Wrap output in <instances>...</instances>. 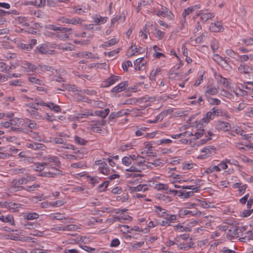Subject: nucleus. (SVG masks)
Returning <instances> with one entry per match:
<instances>
[{
	"mask_svg": "<svg viewBox=\"0 0 253 253\" xmlns=\"http://www.w3.org/2000/svg\"><path fill=\"white\" fill-rule=\"evenodd\" d=\"M35 103L32 104L31 106L27 110V111L36 119L42 120L45 118L42 116V113L39 111L40 109L37 107L36 105L46 107L56 113H59L61 111V109L59 105L51 102L46 103L39 98H35Z\"/></svg>",
	"mask_w": 253,
	"mask_h": 253,
	"instance_id": "1",
	"label": "nucleus"
},
{
	"mask_svg": "<svg viewBox=\"0 0 253 253\" xmlns=\"http://www.w3.org/2000/svg\"><path fill=\"white\" fill-rule=\"evenodd\" d=\"M214 117L211 112V111L207 112L206 115V116L203 117L202 119L199 123L197 124L196 126V128L197 129V131L195 132L194 134L191 133L189 134L188 136L193 135L196 137V139H198L203 135L204 132V129L202 128V126L204 125V123L207 124L211 120L213 119Z\"/></svg>",
	"mask_w": 253,
	"mask_h": 253,
	"instance_id": "2",
	"label": "nucleus"
},
{
	"mask_svg": "<svg viewBox=\"0 0 253 253\" xmlns=\"http://www.w3.org/2000/svg\"><path fill=\"white\" fill-rule=\"evenodd\" d=\"M128 157H129V158L132 162H133V161L134 160L138 161V162L136 163H133L132 165H131L128 169H126V170L127 171L131 172L141 171V169L140 167L142 165V163L145 162L144 158L139 156H136L135 155H130Z\"/></svg>",
	"mask_w": 253,
	"mask_h": 253,
	"instance_id": "3",
	"label": "nucleus"
},
{
	"mask_svg": "<svg viewBox=\"0 0 253 253\" xmlns=\"http://www.w3.org/2000/svg\"><path fill=\"white\" fill-rule=\"evenodd\" d=\"M44 163L46 166L49 165L50 163H53L55 167H60L61 162L59 158L54 155H47L43 157Z\"/></svg>",
	"mask_w": 253,
	"mask_h": 253,
	"instance_id": "4",
	"label": "nucleus"
},
{
	"mask_svg": "<svg viewBox=\"0 0 253 253\" xmlns=\"http://www.w3.org/2000/svg\"><path fill=\"white\" fill-rule=\"evenodd\" d=\"M53 171H42L39 174V176L45 177H54L57 175H62V171L57 169H53Z\"/></svg>",
	"mask_w": 253,
	"mask_h": 253,
	"instance_id": "5",
	"label": "nucleus"
},
{
	"mask_svg": "<svg viewBox=\"0 0 253 253\" xmlns=\"http://www.w3.org/2000/svg\"><path fill=\"white\" fill-rule=\"evenodd\" d=\"M121 80V77L118 76L111 75L105 82L102 84V86L103 87H108L115 83L119 82Z\"/></svg>",
	"mask_w": 253,
	"mask_h": 253,
	"instance_id": "6",
	"label": "nucleus"
},
{
	"mask_svg": "<svg viewBox=\"0 0 253 253\" xmlns=\"http://www.w3.org/2000/svg\"><path fill=\"white\" fill-rule=\"evenodd\" d=\"M59 21L62 23H66L72 25L81 24L83 20L81 18H68L65 17H62L58 20Z\"/></svg>",
	"mask_w": 253,
	"mask_h": 253,
	"instance_id": "7",
	"label": "nucleus"
},
{
	"mask_svg": "<svg viewBox=\"0 0 253 253\" xmlns=\"http://www.w3.org/2000/svg\"><path fill=\"white\" fill-rule=\"evenodd\" d=\"M168 192L170 193H173L174 195H177L182 198H188L194 195V192H186L184 190H169Z\"/></svg>",
	"mask_w": 253,
	"mask_h": 253,
	"instance_id": "8",
	"label": "nucleus"
},
{
	"mask_svg": "<svg viewBox=\"0 0 253 253\" xmlns=\"http://www.w3.org/2000/svg\"><path fill=\"white\" fill-rule=\"evenodd\" d=\"M201 212L198 210L190 211L186 209L180 210L179 211V215L181 217L184 216L191 215L193 216H200Z\"/></svg>",
	"mask_w": 253,
	"mask_h": 253,
	"instance_id": "9",
	"label": "nucleus"
},
{
	"mask_svg": "<svg viewBox=\"0 0 253 253\" xmlns=\"http://www.w3.org/2000/svg\"><path fill=\"white\" fill-rule=\"evenodd\" d=\"M22 67L24 69L25 72L28 73L35 71L36 73L42 74V72L40 71L39 67H35L34 65H33L29 62L24 63Z\"/></svg>",
	"mask_w": 253,
	"mask_h": 253,
	"instance_id": "10",
	"label": "nucleus"
},
{
	"mask_svg": "<svg viewBox=\"0 0 253 253\" xmlns=\"http://www.w3.org/2000/svg\"><path fill=\"white\" fill-rule=\"evenodd\" d=\"M25 187L23 186H21L19 181L18 179H13L11 183V185L9 188V190L10 192H16L17 191L24 190Z\"/></svg>",
	"mask_w": 253,
	"mask_h": 253,
	"instance_id": "11",
	"label": "nucleus"
},
{
	"mask_svg": "<svg viewBox=\"0 0 253 253\" xmlns=\"http://www.w3.org/2000/svg\"><path fill=\"white\" fill-rule=\"evenodd\" d=\"M197 15L200 16L202 22L206 23L209 19L214 17L215 14L212 12L205 13L201 11L197 14Z\"/></svg>",
	"mask_w": 253,
	"mask_h": 253,
	"instance_id": "12",
	"label": "nucleus"
},
{
	"mask_svg": "<svg viewBox=\"0 0 253 253\" xmlns=\"http://www.w3.org/2000/svg\"><path fill=\"white\" fill-rule=\"evenodd\" d=\"M238 70L240 73L249 74L253 72V67L251 65L241 64Z\"/></svg>",
	"mask_w": 253,
	"mask_h": 253,
	"instance_id": "13",
	"label": "nucleus"
},
{
	"mask_svg": "<svg viewBox=\"0 0 253 253\" xmlns=\"http://www.w3.org/2000/svg\"><path fill=\"white\" fill-rule=\"evenodd\" d=\"M50 217L52 219H56L59 220H65V221L63 222L64 223H67L70 222V219L69 218H66L64 214L60 213H51L49 215Z\"/></svg>",
	"mask_w": 253,
	"mask_h": 253,
	"instance_id": "14",
	"label": "nucleus"
},
{
	"mask_svg": "<svg viewBox=\"0 0 253 253\" xmlns=\"http://www.w3.org/2000/svg\"><path fill=\"white\" fill-rule=\"evenodd\" d=\"M223 29L222 23L220 21L211 23L210 26V30L212 32H219Z\"/></svg>",
	"mask_w": 253,
	"mask_h": 253,
	"instance_id": "15",
	"label": "nucleus"
},
{
	"mask_svg": "<svg viewBox=\"0 0 253 253\" xmlns=\"http://www.w3.org/2000/svg\"><path fill=\"white\" fill-rule=\"evenodd\" d=\"M218 88L213 86H208L205 91V96L208 98L210 95H214L218 93Z\"/></svg>",
	"mask_w": 253,
	"mask_h": 253,
	"instance_id": "16",
	"label": "nucleus"
},
{
	"mask_svg": "<svg viewBox=\"0 0 253 253\" xmlns=\"http://www.w3.org/2000/svg\"><path fill=\"white\" fill-rule=\"evenodd\" d=\"M146 61L144 60V58H140L137 59L134 62V64L135 66V70L142 71L145 69V65Z\"/></svg>",
	"mask_w": 253,
	"mask_h": 253,
	"instance_id": "17",
	"label": "nucleus"
},
{
	"mask_svg": "<svg viewBox=\"0 0 253 253\" xmlns=\"http://www.w3.org/2000/svg\"><path fill=\"white\" fill-rule=\"evenodd\" d=\"M216 128L219 130H221L223 131H228L231 128V126L229 123L223 122V121H218L216 124Z\"/></svg>",
	"mask_w": 253,
	"mask_h": 253,
	"instance_id": "18",
	"label": "nucleus"
},
{
	"mask_svg": "<svg viewBox=\"0 0 253 253\" xmlns=\"http://www.w3.org/2000/svg\"><path fill=\"white\" fill-rule=\"evenodd\" d=\"M25 175L26 176L18 179L21 185L26 184L30 181H34L36 179L35 176L30 175L29 173Z\"/></svg>",
	"mask_w": 253,
	"mask_h": 253,
	"instance_id": "19",
	"label": "nucleus"
},
{
	"mask_svg": "<svg viewBox=\"0 0 253 253\" xmlns=\"http://www.w3.org/2000/svg\"><path fill=\"white\" fill-rule=\"evenodd\" d=\"M130 218V216L127 215L126 217H119V216H114L112 218H110L107 219L106 222L109 224H113V223L119 221L120 222H123L125 220H128Z\"/></svg>",
	"mask_w": 253,
	"mask_h": 253,
	"instance_id": "20",
	"label": "nucleus"
},
{
	"mask_svg": "<svg viewBox=\"0 0 253 253\" xmlns=\"http://www.w3.org/2000/svg\"><path fill=\"white\" fill-rule=\"evenodd\" d=\"M0 220L3 222L9 223L12 225H15L14 218L12 214L2 215L0 216Z\"/></svg>",
	"mask_w": 253,
	"mask_h": 253,
	"instance_id": "21",
	"label": "nucleus"
},
{
	"mask_svg": "<svg viewBox=\"0 0 253 253\" xmlns=\"http://www.w3.org/2000/svg\"><path fill=\"white\" fill-rule=\"evenodd\" d=\"M89 116H92V111L84 110L82 113L78 114L75 118L76 120H80L81 119L87 118Z\"/></svg>",
	"mask_w": 253,
	"mask_h": 253,
	"instance_id": "22",
	"label": "nucleus"
},
{
	"mask_svg": "<svg viewBox=\"0 0 253 253\" xmlns=\"http://www.w3.org/2000/svg\"><path fill=\"white\" fill-rule=\"evenodd\" d=\"M110 112V110L108 108H106L103 110H97L94 113L92 112V116H97L101 117L102 119H104L108 115Z\"/></svg>",
	"mask_w": 253,
	"mask_h": 253,
	"instance_id": "23",
	"label": "nucleus"
},
{
	"mask_svg": "<svg viewBox=\"0 0 253 253\" xmlns=\"http://www.w3.org/2000/svg\"><path fill=\"white\" fill-rule=\"evenodd\" d=\"M154 187L156 190H157L158 191L165 190L166 191V193L167 194H170V193L168 192L169 190H174L173 189L169 188L168 184H163V183H159L156 184Z\"/></svg>",
	"mask_w": 253,
	"mask_h": 253,
	"instance_id": "24",
	"label": "nucleus"
},
{
	"mask_svg": "<svg viewBox=\"0 0 253 253\" xmlns=\"http://www.w3.org/2000/svg\"><path fill=\"white\" fill-rule=\"evenodd\" d=\"M190 240L189 242L180 243L179 244H176V245L180 250L187 251L190 249L193 245V243L191 241L192 239H190Z\"/></svg>",
	"mask_w": 253,
	"mask_h": 253,
	"instance_id": "25",
	"label": "nucleus"
},
{
	"mask_svg": "<svg viewBox=\"0 0 253 253\" xmlns=\"http://www.w3.org/2000/svg\"><path fill=\"white\" fill-rule=\"evenodd\" d=\"M62 88H55V89L57 90H61V91H65V90L67 89L69 91H72L73 92H75L76 91H77V87L76 85H73V84H63L62 85Z\"/></svg>",
	"mask_w": 253,
	"mask_h": 253,
	"instance_id": "26",
	"label": "nucleus"
},
{
	"mask_svg": "<svg viewBox=\"0 0 253 253\" xmlns=\"http://www.w3.org/2000/svg\"><path fill=\"white\" fill-rule=\"evenodd\" d=\"M11 171L13 174H22L27 175L28 173V171L25 168L21 167L13 168L11 169Z\"/></svg>",
	"mask_w": 253,
	"mask_h": 253,
	"instance_id": "27",
	"label": "nucleus"
},
{
	"mask_svg": "<svg viewBox=\"0 0 253 253\" xmlns=\"http://www.w3.org/2000/svg\"><path fill=\"white\" fill-rule=\"evenodd\" d=\"M26 147L31 148L33 150H43L44 145L41 143H27L26 144Z\"/></svg>",
	"mask_w": 253,
	"mask_h": 253,
	"instance_id": "28",
	"label": "nucleus"
},
{
	"mask_svg": "<svg viewBox=\"0 0 253 253\" xmlns=\"http://www.w3.org/2000/svg\"><path fill=\"white\" fill-rule=\"evenodd\" d=\"M215 148L211 146H208L202 149L201 151L202 153H204L205 158L211 156L212 153H214Z\"/></svg>",
	"mask_w": 253,
	"mask_h": 253,
	"instance_id": "29",
	"label": "nucleus"
},
{
	"mask_svg": "<svg viewBox=\"0 0 253 253\" xmlns=\"http://www.w3.org/2000/svg\"><path fill=\"white\" fill-rule=\"evenodd\" d=\"M226 54L231 58L235 59L236 61H239L238 53L231 48L227 49L225 50Z\"/></svg>",
	"mask_w": 253,
	"mask_h": 253,
	"instance_id": "30",
	"label": "nucleus"
},
{
	"mask_svg": "<svg viewBox=\"0 0 253 253\" xmlns=\"http://www.w3.org/2000/svg\"><path fill=\"white\" fill-rule=\"evenodd\" d=\"M148 189V188L146 185H142L140 184L135 187H129V190L131 193H133L136 191H145Z\"/></svg>",
	"mask_w": 253,
	"mask_h": 253,
	"instance_id": "31",
	"label": "nucleus"
},
{
	"mask_svg": "<svg viewBox=\"0 0 253 253\" xmlns=\"http://www.w3.org/2000/svg\"><path fill=\"white\" fill-rule=\"evenodd\" d=\"M35 51L41 54H47L48 53L47 46L44 44H40L35 49Z\"/></svg>",
	"mask_w": 253,
	"mask_h": 253,
	"instance_id": "32",
	"label": "nucleus"
},
{
	"mask_svg": "<svg viewBox=\"0 0 253 253\" xmlns=\"http://www.w3.org/2000/svg\"><path fill=\"white\" fill-rule=\"evenodd\" d=\"M174 230L176 232H189L190 228L188 227H184L181 224L175 225L173 226Z\"/></svg>",
	"mask_w": 253,
	"mask_h": 253,
	"instance_id": "33",
	"label": "nucleus"
},
{
	"mask_svg": "<svg viewBox=\"0 0 253 253\" xmlns=\"http://www.w3.org/2000/svg\"><path fill=\"white\" fill-rule=\"evenodd\" d=\"M165 7H162L161 10H157L156 8H154L153 11H148L149 14H156L159 17H164L165 15Z\"/></svg>",
	"mask_w": 253,
	"mask_h": 253,
	"instance_id": "34",
	"label": "nucleus"
},
{
	"mask_svg": "<svg viewBox=\"0 0 253 253\" xmlns=\"http://www.w3.org/2000/svg\"><path fill=\"white\" fill-rule=\"evenodd\" d=\"M217 80L225 87H226V88L230 87V85H229V83H228L227 79L226 78L222 77L221 75H217Z\"/></svg>",
	"mask_w": 253,
	"mask_h": 253,
	"instance_id": "35",
	"label": "nucleus"
},
{
	"mask_svg": "<svg viewBox=\"0 0 253 253\" xmlns=\"http://www.w3.org/2000/svg\"><path fill=\"white\" fill-rule=\"evenodd\" d=\"M17 23L21 24L23 26H29V24L28 22V18L23 16H19L16 19Z\"/></svg>",
	"mask_w": 253,
	"mask_h": 253,
	"instance_id": "36",
	"label": "nucleus"
},
{
	"mask_svg": "<svg viewBox=\"0 0 253 253\" xmlns=\"http://www.w3.org/2000/svg\"><path fill=\"white\" fill-rule=\"evenodd\" d=\"M24 217L27 220H33L38 219L39 215L36 212H27Z\"/></svg>",
	"mask_w": 253,
	"mask_h": 253,
	"instance_id": "37",
	"label": "nucleus"
},
{
	"mask_svg": "<svg viewBox=\"0 0 253 253\" xmlns=\"http://www.w3.org/2000/svg\"><path fill=\"white\" fill-rule=\"evenodd\" d=\"M55 36L62 41H66L69 38L67 34L62 33V31L57 32L55 33Z\"/></svg>",
	"mask_w": 253,
	"mask_h": 253,
	"instance_id": "38",
	"label": "nucleus"
},
{
	"mask_svg": "<svg viewBox=\"0 0 253 253\" xmlns=\"http://www.w3.org/2000/svg\"><path fill=\"white\" fill-rule=\"evenodd\" d=\"M161 70L160 68H157L155 69H153L150 75V80L152 81H155V77L157 75L161 73Z\"/></svg>",
	"mask_w": 253,
	"mask_h": 253,
	"instance_id": "39",
	"label": "nucleus"
},
{
	"mask_svg": "<svg viewBox=\"0 0 253 253\" xmlns=\"http://www.w3.org/2000/svg\"><path fill=\"white\" fill-rule=\"evenodd\" d=\"M219 47L218 41L215 39H213L211 42V47L212 52H215L219 48Z\"/></svg>",
	"mask_w": 253,
	"mask_h": 253,
	"instance_id": "40",
	"label": "nucleus"
},
{
	"mask_svg": "<svg viewBox=\"0 0 253 253\" xmlns=\"http://www.w3.org/2000/svg\"><path fill=\"white\" fill-rule=\"evenodd\" d=\"M164 218L169 221V223L171 225V223H174V221L176 220V215L175 214H170L168 213Z\"/></svg>",
	"mask_w": 253,
	"mask_h": 253,
	"instance_id": "41",
	"label": "nucleus"
},
{
	"mask_svg": "<svg viewBox=\"0 0 253 253\" xmlns=\"http://www.w3.org/2000/svg\"><path fill=\"white\" fill-rule=\"evenodd\" d=\"M15 100V97L13 96L5 97L0 101L2 103L5 105L6 106H8L10 104V102H12Z\"/></svg>",
	"mask_w": 253,
	"mask_h": 253,
	"instance_id": "42",
	"label": "nucleus"
},
{
	"mask_svg": "<svg viewBox=\"0 0 253 253\" xmlns=\"http://www.w3.org/2000/svg\"><path fill=\"white\" fill-rule=\"evenodd\" d=\"M74 141L77 144L80 145H85L87 142L86 140L78 136H75L74 137Z\"/></svg>",
	"mask_w": 253,
	"mask_h": 253,
	"instance_id": "43",
	"label": "nucleus"
},
{
	"mask_svg": "<svg viewBox=\"0 0 253 253\" xmlns=\"http://www.w3.org/2000/svg\"><path fill=\"white\" fill-rule=\"evenodd\" d=\"M11 67L5 63L2 62V60L0 59V71L6 72L9 71Z\"/></svg>",
	"mask_w": 253,
	"mask_h": 253,
	"instance_id": "44",
	"label": "nucleus"
},
{
	"mask_svg": "<svg viewBox=\"0 0 253 253\" xmlns=\"http://www.w3.org/2000/svg\"><path fill=\"white\" fill-rule=\"evenodd\" d=\"M64 204L65 202L63 200H60L55 202H49V206L53 207H59L63 205Z\"/></svg>",
	"mask_w": 253,
	"mask_h": 253,
	"instance_id": "45",
	"label": "nucleus"
},
{
	"mask_svg": "<svg viewBox=\"0 0 253 253\" xmlns=\"http://www.w3.org/2000/svg\"><path fill=\"white\" fill-rule=\"evenodd\" d=\"M165 15L164 17H167L169 20H173L174 15L166 7H165Z\"/></svg>",
	"mask_w": 253,
	"mask_h": 253,
	"instance_id": "46",
	"label": "nucleus"
},
{
	"mask_svg": "<svg viewBox=\"0 0 253 253\" xmlns=\"http://www.w3.org/2000/svg\"><path fill=\"white\" fill-rule=\"evenodd\" d=\"M45 166V164L44 162L36 163L34 166V169L36 171L42 172Z\"/></svg>",
	"mask_w": 253,
	"mask_h": 253,
	"instance_id": "47",
	"label": "nucleus"
},
{
	"mask_svg": "<svg viewBox=\"0 0 253 253\" xmlns=\"http://www.w3.org/2000/svg\"><path fill=\"white\" fill-rule=\"evenodd\" d=\"M194 10L193 7H188L187 9H185L182 12V15L184 18V22L185 21V17L186 16L189 15Z\"/></svg>",
	"mask_w": 253,
	"mask_h": 253,
	"instance_id": "48",
	"label": "nucleus"
},
{
	"mask_svg": "<svg viewBox=\"0 0 253 253\" xmlns=\"http://www.w3.org/2000/svg\"><path fill=\"white\" fill-rule=\"evenodd\" d=\"M38 67L40 68V71L42 73L45 71H52L54 69L52 66L48 65H39Z\"/></svg>",
	"mask_w": 253,
	"mask_h": 253,
	"instance_id": "49",
	"label": "nucleus"
},
{
	"mask_svg": "<svg viewBox=\"0 0 253 253\" xmlns=\"http://www.w3.org/2000/svg\"><path fill=\"white\" fill-rule=\"evenodd\" d=\"M107 18L106 17H96L94 19V22L96 24L99 25L105 23L107 21Z\"/></svg>",
	"mask_w": 253,
	"mask_h": 253,
	"instance_id": "50",
	"label": "nucleus"
},
{
	"mask_svg": "<svg viewBox=\"0 0 253 253\" xmlns=\"http://www.w3.org/2000/svg\"><path fill=\"white\" fill-rule=\"evenodd\" d=\"M132 145L131 143H126L125 144H123L120 146V149L121 151L124 152L132 149Z\"/></svg>",
	"mask_w": 253,
	"mask_h": 253,
	"instance_id": "51",
	"label": "nucleus"
},
{
	"mask_svg": "<svg viewBox=\"0 0 253 253\" xmlns=\"http://www.w3.org/2000/svg\"><path fill=\"white\" fill-rule=\"evenodd\" d=\"M247 234L248 236H245L240 239L241 241L245 242L246 239L247 240H250L253 239V230H250L248 231Z\"/></svg>",
	"mask_w": 253,
	"mask_h": 253,
	"instance_id": "52",
	"label": "nucleus"
},
{
	"mask_svg": "<svg viewBox=\"0 0 253 253\" xmlns=\"http://www.w3.org/2000/svg\"><path fill=\"white\" fill-rule=\"evenodd\" d=\"M28 80L32 83H35V84L41 85L42 84V81L41 80H40L35 77H29Z\"/></svg>",
	"mask_w": 253,
	"mask_h": 253,
	"instance_id": "53",
	"label": "nucleus"
},
{
	"mask_svg": "<svg viewBox=\"0 0 253 253\" xmlns=\"http://www.w3.org/2000/svg\"><path fill=\"white\" fill-rule=\"evenodd\" d=\"M182 189H190L192 190L191 191L194 192H197L199 190V187H196L194 185H187V186H182Z\"/></svg>",
	"mask_w": 253,
	"mask_h": 253,
	"instance_id": "54",
	"label": "nucleus"
},
{
	"mask_svg": "<svg viewBox=\"0 0 253 253\" xmlns=\"http://www.w3.org/2000/svg\"><path fill=\"white\" fill-rule=\"evenodd\" d=\"M122 163L125 166L128 167L130 166L132 162L131 161L129 157L125 156L122 159Z\"/></svg>",
	"mask_w": 253,
	"mask_h": 253,
	"instance_id": "55",
	"label": "nucleus"
},
{
	"mask_svg": "<svg viewBox=\"0 0 253 253\" xmlns=\"http://www.w3.org/2000/svg\"><path fill=\"white\" fill-rule=\"evenodd\" d=\"M103 209V211H106L108 213H115L116 214L120 213V211L118 209L112 208H104Z\"/></svg>",
	"mask_w": 253,
	"mask_h": 253,
	"instance_id": "56",
	"label": "nucleus"
},
{
	"mask_svg": "<svg viewBox=\"0 0 253 253\" xmlns=\"http://www.w3.org/2000/svg\"><path fill=\"white\" fill-rule=\"evenodd\" d=\"M158 198L160 200L164 201L166 202V203H169L171 201V199L170 197H169V196L164 195V194H160L158 197Z\"/></svg>",
	"mask_w": 253,
	"mask_h": 253,
	"instance_id": "57",
	"label": "nucleus"
},
{
	"mask_svg": "<svg viewBox=\"0 0 253 253\" xmlns=\"http://www.w3.org/2000/svg\"><path fill=\"white\" fill-rule=\"evenodd\" d=\"M132 64L130 61L127 60L122 63V68L123 70L125 72H127L128 71L127 68L130 66H132Z\"/></svg>",
	"mask_w": 253,
	"mask_h": 253,
	"instance_id": "58",
	"label": "nucleus"
},
{
	"mask_svg": "<svg viewBox=\"0 0 253 253\" xmlns=\"http://www.w3.org/2000/svg\"><path fill=\"white\" fill-rule=\"evenodd\" d=\"M37 223L34 222H28L24 224L25 228L27 229H31L32 228H34L35 227H37Z\"/></svg>",
	"mask_w": 253,
	"mask_h": 253,
	"instance_id": "59",
	"label": "nucleus"
},
{
	"mask_svg": "<svg viewBox=\"0 0 253 253\" xmlns=\"http://www.w3.org/2000/svg\"><path fill=\"white\" fill-rule=\"evenodd\" d=\"M168 112V111L162 112L159 115L156 116V118H155V121H156V123L159 121H161L163 120L164 116L167 115Z\"/></svg>",
	"mask_w": 253,
	"mask_h": 253,
	"instance_id": "60",
	"label": "nucleus"
},
{
	"mask_svg": "<svg viewBox=\"0 0 253 253\" xmlns=\"http://www.w3.org/2000/svg\"><path fill=\"white\" fill-rule=\"evenodd\" d=\"M108 185L109 181H105L104 182L102 183L101 184H100L98 186V188L100 191H104L106 190Z\"/></svg>",
	"mask_w": 253,
	"mask_h": 253,
	"instance_id": "61",
	"label": "nucleus"
},
{
	"mask_svg": "<svg viewBox=\"0 0 253 253\" xmlns=\"http://www.w3.org/2000/svg\"><path fill=\"white\" fill-rule=\"evenodd\" d=\"M208 101L210 103V104L212 105H219L221 103V101L220 100L217 99V98H210L208 99Z\"/></svg>",
	"mask_w": 253,
	"mask_h": 253,
	"instance_id": "62",
	"label": "nucleus"
},
{
	"mask_svg": "<svg viewBox=\"0 0 253 253\" xmlns=\"http://www.w3.org/2000/svg\"><path fill=\"white\" fill-rule=\"evenodd\" d=\"M99 171L103 174L108 175L110 170L107 166H104L103 165V166H102L99 168Z\"/></svg>",
	"mask_w": 253,
	"mask_h": 253,
	"instance_id": "63",
	"label": "nucleus"
},
{
	"mask_svg": "<svg viewBox=\"0 0 253 253\" xmlns=\"http://www.w3.org/2000/svg\"><path fill=\"white\" fill-rule=\"evenodd\" d=\"M50 251L49 250H42L40 249H34L32 250L31 253H49Z\"/></svg>",
	"mask_w": 253,
	"mask_h": 253,
	"instance_id": "64",
	"label": "nucleus"
}]
</instances>
